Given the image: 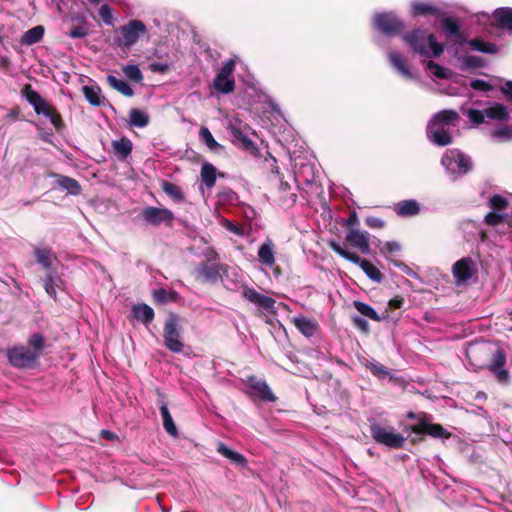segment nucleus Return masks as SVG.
Segmentation results:
<instances>
[{
	"label": "nucleus",
	"instance_id": "obj_1",
	"mask_svg": "<svg viewBox=\"0 0 512 512\" xmlns=\"http://www.w3.org/2000/svg\"><path fill=\"white\" fill-rule=\"evenodd\" d=\"M459 121V115L454 110L436 113L427 126L428 139L438 146L449 145L452 142V132L458 127Z\"/></svg>",
	"mask_w": 512,
	"mask_h": 512
},
{
	"label": "nucleus",
	"instance_id": "obj_2",
	"mask_svg": "<svg viewBox=\"0 0 512 512\" xmlns=\"http://www.w3.org/2000/svg\"><path fill=\"white\" fill-rule=\"evenodd\" d=\"M403 39L414 53L422 57L436 58L444 51L443 44L436 40L434 34L422 29H415L404 34Z\"/></svg>",
	"mask_w": 512,
	"mask_h": 512
},
{
	"label": "nucleus",
	"instance_id": "obj_3",
	"mask_svg": "<svg viewBox=\"0 0 512 512\" xmlns=\"http://www.w3.org/2000/svg\"><path fill=\"white\" fill-rule=\"evenodd\" d=\"M370 433L373 440L389 449H400L404 447L406 437L397 432L394 427L381 423H372Z\"/></svg>",
	"mask_w": 512,
	"mask_h": 512
},
{
	"label": "nucleus",
	"instance_id": "obj_4",
	"mask_svg": "<svg viewBox=\"0 0 512 512\" xmlns=\"http://www.w3.org/2000/svg\"><path fill=\"white\" fill-rule=\"evenodd\" d=\"M23 93L26 100L33 106L37 114H42L48 118L57 131L61 130L63 126L61 116L37 91L33 90L30 86H26Z\"/></svg>",
	"mask_w": 512,
	"mask_h": 512
},
{
	"label": "nucleus",
	"instance_id": "obj_5",
	"mask_svg": "<svg viewBox=\"0 0 512 512\" xmlns=\"http://www.w3.org/2000/svg\"><path fill=\"white\" fill-rule=\"evenodd\" d=\"M446 171L456 177L466 174L472 169V161L469 156L457 149L447 150L441 160Z\"/></svg>",
	"mask_w": 512,
	"mask_h": 512
},
{
	"label": "nucleus",
	"instance_id": "obj_6",
	"mask_svg": "<svg viewBox=\"0 0 512 512\" xmlns=\"http://www.w3.org/2000/svg\"><path fill=\"white\" fill-rule=\"evenodd\" d=\"M330 247L333 249V251H335L344 259L359 265L363 272L367 275V277L372 281L380 283L383 280V275L380 272V270L370 261L366 259H361L357 254L343 249L341 245L337 242H331Z\"/></svg>",
	"mask_w": 512,
	"mask_h": 512
},
{
	"label": "nucleus",
	"instance_id": "obj_7",
	"mask_svg": "<svg viewBox=\"0 0 512 512\" xmlns=\"http://www.w3.org/2000/svg\"><path fill=\"white\" fill-rule=\"evenodd\" d=\"M147 31L145 24L140 20H131L119 28L120 37L115 41L119 47L129 48L134 45L141 35Z\"/></svg>",
	"mask_w": 512,
	"mask_h": 512
},
{
	"label": "nucleus",
	"instance_id": "obj_8",
	"mask_svg": "<svg viewBox=\"0 0 512 512\" xmlns=\"http://www.w3.org/2000/svg\"><path fill=\"white\" fill-rule=\"evenodd\" d=\"M478 272L477 263L471 257H463L452 267V275L457 286L466 285Z\"/></svg>",
	"mask_w": 512,
	"mask_h": 512
},
{
	"label": "nucleus",
	"instance_id": "obj_9",
	"mask_svg": "<svg viewBox=\"0 0 512 512\" xmlns=\"http://www.w3.org/2000/svg\"><path fill=\"white\" fill-rule=\"evenodd\" d=\"M235 70V61L230 59L226 61L213 80V87L220 93L228 94L233 92L235 82L233 72Z\"/></svg>",
	"mask_w": 512,
	"mask_h": 512
},
{
	"label": "nucleus",
	"instance_id": "obj_10",
	"mask_svg": "<svg viewBox=\"0 0 512 512\" xmlns=\"http://www.w3.org/2000/svg\"><path fill=\"white\" fill-rule=\"evenodd\" d=\"M374 26L388 36L397 35L404 29V23L391 12L375 14Z\"/></svg>",
	"mask_w": 512,
	"mask_h": 512
},
{
	"label": "nucleus",
	"instance_id": "obj_11",
	"mask_svg": "<svg viewBox=\"0 0 512 512\" xmlns=\"http://www.w3.org/2000/svg\"><path fill=\"white\" fill-rule=\"evenodd\" d=\"M225 271L226 267L218 262H203L194 269V276L203 283H216Z\"/></svg>",
	"mask_w": 512,
	"mask_h": 512
},
{
	"label": "nucleus",
	"instance_id": "obj_12",
	"mask_svg": "<svg viewBox=\"0 0 512 512\" xmlns=\"http://www.w3.org/2000/svg\"><path fill=\"white\" fill-rule=\"evenodd\" d=\"M39 358V353L32 351L28 347H15L8 351L9 362L17 368H28L35 364Z\"/></svg>",
	"mask_w": 512,
	"mask_h": 512
},
{
	"label": "nucleus",
	"instance_id": "obj_13",
	"mask_svg": "<svg viewBox=\"0 0 512 512\" xmlns=\"http://www.w3.org/2000/svg\"><path fill=\"white\" fill-rule=\"evenodd\" d=\"M164 343L165 346L174 353H180L183 350L184 344L181 341L180 333L177 328L175 318H169L164 326Z\"/></svg>",
	"mask_w": 512,
	"mask_h": 512
},
{
	"label": "nucleus",
	"instance_id": "obj_14",
	"mask_svg": "<svg viewBox=\"0 0 512 512\" xmlns=\"http://www.w3.org/2000/svg\"><path fill=\"white\" fill-rule=\"evenodd\" d=\"M143 219L150 225L159 226L161 224L171 225L174 214L167 208L146 207L142 211Z\"/></svg>",
	"mask_w": 512,
	"mask_h": 512
},
{
	"label": "nucleus",
	"instance_id": "obj_15",
	"mask_svg": "<svg viewBox=\"0 0 512 512\" xmlns=\"http://www.w3.org/2000/svg\"><path fill=\"white\" fill-rule=\"evenodd\" d=\"M410 429L416 434H427L434 438L447 439L451 436L441 425L430 423L425 419H419Z\"/></svg>",
	"mask_w": 512,
	"mask_h": 512
},
{
	"label": "nucleus",
	"instance_id": "obj_16",
	"mask_svg": "<svg viewBox=\"0 0 512 512\" xmlns=\"http://www.w3.org/2000/svg\"><path fill=\"white\" fill-rule=\"evenodd\" d=\"M247 386L252 390V395L261 398L264 401H275L276 397L264 380L255 376L248 377Z\"/></svg>",
	"mask_w": 512,
	"mask_h": 512
},
{
	"label": "nucleus",
	"instance_id": "obj_17",
	"mask_svg": "<svg viewBox=\"0 0 512 512\" xmlns=\"http://www.w3.org/2000/svg\"><path fill=\"white\" fill-rule=\"evenodd\" d=\"M258 261L267 268H273L276 263V247L271 239H266L258 248Z\"/></svg>",
	"mask_w": 512,
	"mask_h": 512
},
{
	"label": "nucleus",
	"instance_id": "obj_18",
	"mask_svg": "<svg viewBox=\"0 0 512 512\" xmlns=\"http://www.w3.org/2000/svg\"><path fill=\"white\" fill-rule=\"evenodd\" d=\"M346 240L364 254L370 252L369 234L356 228H350L346 234Z\"/></svg>",
	"mask_w": 512,
	"mask_h": 512
},
{
	"label": "nucleus",
	"instance_id": "obj_19",
	"mask_svg": "<svg viewBox=\"0 0 512 512\" xmlns=\"http://www.w3.org/2000/svg\"><path fill=\"white\" fill-rule=\"evenodd\" d=\"M242 294L249 302L266 310H272L275 307V300L273 298L260 294L253 288L245 287Z\"/></svg>",
	"mask_w": 512,
	"mask_h": 512
},
{
	"label": "nucleus",
	"instance_id": "obj_20",
	"mask_svg": "<svg viewBox=\"0 0 512 512\" xmlns=\"http://www.w3.org/2000/svg\"><path fill=\"white\" fill-rule=\"evenodd\" d=\"M292 322L299 332L308 338L314 336L319 329L318 322L315 319L303 315L293 317Z\"/></svg>",
	"mask_w": 512,
	"mask_h": 512
},
{
	"label": "nucleus",
	"instance_id": "obj_21",
	"mask_svg": "<svg viewBox=\"0 0 512 512\" xmlns=\"http://www.w3.org/2000/svg\"><path fill=\"white\" fill-rule=\"evenodd\" d=\"M389 61L392 67L397 71V73L407 80H412L415 78L414 74L410 70L405 57L397 52H390L388 54Z\"/></svg>",
	"mask_w": 512,
	"mask_h": 512
},
{
	"label": "nucleus",
	"instance_id": "obj_22",
	"mask_svg": "<svg viewBox=\"0 0 512 512\" xmlns=\"http://www.w3.org/2000/svg\"><path fill=\"white\" fill-rule=\"evenodd\" d=\"M411 14L413 16L440 17L442 15V11L439 7L430 2L415 0L411 3Z\"/></svg>",
	"mask_w": 512,
	"mask_h": 512
},
{
	"label": "nucleus",
	"instance_id": "obj_23",
	"mask_svg": "<svg viewBox=\"0 0 512 512\" xmlns=\"http://www.w3.org/2000/svg\"><path fill=\"white\" fill-rule=\"evenodd\" d=\"M492 21L499 28L512 32V8H497L492 14Z\"/></svg>",
	"mask_w": 512,
	"mask_h": 512
},
{
	"label": "nucleus",
	"instance_id": "obj_24",
	"mask_svg": "<svg viewBox=\"0 0 512 512\" xmlns=\"http://www.w3.org/2000/svg\"><path fill=\"white\" fill-rule=\"evenodd\" d=\"M45 292L53 299L57 297V289H60L63 281L54 271H48L44 277Z\"/></svg>",
	"mask_w": 512,
	"mask_h": 512
},
{
	"label": "nucleus",
	"instance_id": "obj_25",
	"mask_svg": "<svg viewBox=\"0 0 512 512\" xmlns=\"http://www.w3.org/2000/svg\"><path fill=\"white\" fill-rule=\"evenodd\" d=\"M34 256L36 261L43 267V269L48 271H52L51 268L53 266V261L56 260V257L52 253V250L46 247H35L34 248Z\"/></svg>",
	"mask_w": 512,
	"mask_h": 512
},
{
	"label": "nucleus",
	"instance_id": "obj_26",
	"mask_svg": "<svg viewBox=\"0 0 512 512\" xmlns=\"http://www.w3.org/2000/svg\"><path fill=\"white\" fill-rule=\"evenodd\" d=\"M55 176L56 184L61 189L66 190L71 195H79L81 193V186L77 180L64 175Z\"/></svg>",
	"mask_w": 512,
	"mask_h": 512
},
{
	"label": "nucleus",
	"instance_id": "obj_27",
	"mask_svg": "<svg viewBox=\"0 0 512 512\" xmlns=\"http://www.w3.org/2000/svg\"><path fill=\"white\" fill-rule=\"evenodd\" d=\"M45 29L43 26L38 25L27 30L20 39L22 45L31 46L40 42L44 36Z\"/></svg>",
	"mask_w": 512,
	"mask_h": 512
},
{
	"label": "nucleus",
	"instance_id": "obj_28",
	"mask_svg": "<svg viewBox=\"0 0 512 512\" xmlns=\"http://www.w3.org/2000/svg\"><path fill=\"white\" fill-rule=\"evenodd\" d=\"M133 316L144 324H149L154 319V311L147 304H137L132 307Z\"/></svg>",
	"mask_w": 512,
	"mask_h": 512
},
{
	"label": "nucleus",
	"instance_id": "obj_29",
	"mask_svg": "<svg viewBox=\"0 0 512 512\" xmlns=\"http://www.w3.org/2000/svg\"><path fill=\"white\" fill-rule=\"evenodd\" d=\"M217 451L223 457L227 458L232 463H234V464H236L238 466L244 467L247 464V460H246V458L242 454H240V453H238L236 451L231 450L230 448H228L223 443H219L218 444Z\"/></svg>",
	"mask_w": 512,
	"mask_h": 512
},
{
	"label": "nucleus",
	"instance_id": "obj_30",
	"mask_svg": "<svg viewBox=\"0 0 512 512\" xmlns=\"http://www.w3.org/2000/svg\"><path fill=\"white\" fill-rule=\"evenodd\" d=\"M115 155L120 160H125L132 151V142L128 138H121L112 142Z\"/></svg>",
	"mask_w": 512,
	"mask_h": 512
},
{
	"label": "nucleus",
	"instance_id": "obj_31",
	"mask_svg": "<svg viewBox=\"0 0 512 512\" xmlns=\"http://www.w3.org/2000/svg\"><path fill=\"white\" fill-rule=\"evenodd\" d=\"M160 413L162 416L163 427H164L165 431L169 435H171L173 437H177L178 436L177 427L173 421V418L169 412V409H168V406L166 403H162V405L160 406Z\"/></svg>",
	"mask_w": 512,
	"mask_h": 512
},
{
	"label": "nucleus",
	"instance_id": "obj_32",
	"mask_svg": "<svg viewBox=\"0 0 512 512\" xmlns=\"http://www.w3.org/2000/svg\"><path fill=\"white\" fill-rule=\"evenodd\" d=\"M396 212L401 216H414L419 213V204L415 200H404L396 205Z\"/></svg>",
	"mask_w": 512,
	"mask_h": 512
},
{
	"label": "nucleus",
	"instance_id": "obj_33",
	"mask_svg": "<svg viewBox=\"0 0 512 512\" xmlns=\"http://www.w3.org/2000/svg\"><path fill=\"white\" fill-rule=\"evenodd\" d=\"M485 115L487 118L493 120L503 121L508 119L507 108L500 103H494L492 106L486 108Z\"/></svg>",
	"mask_w": 512,
	"mask_h": 512
},
{
	"label": "nucleus",
	"instance_id": "obj_34",
	"mask_svg": "<svg viewBox=\"0 0 512 512\" xmlns=\"http://www.w3.org/2000/svg\"><path fill=\"white\" fill-rule=\"evenodd\" d=\"M107 82L112 88H114L124 96L131 97L134 94L131 86L123 79H119L113 75H109L107 77Z\"/></svg>",
	"mask_w": 512,
	"mask_h": 512
},
{
	"label": "nucleus",
	"instance_id": "obj_35",
	"mask_svg": "<svg viewBox=\"0 0 512 512\" xmlns=\"http://www.w3.org/2000/svg\"><path fill=\"white\" fill-rule=\"evenodd\" d=\"M201 179L207 188H212L216 182V169L210 163H204L201 167Z\"/></svg>",
	"mask_w": 512,
	"mask_h": 512
},
{
	"label": "nucleus",
	"instance_id": "obj_36",
	"mask_svg": "<svg viewBox=\"0 0 512 512\" xmlns=\"http://www.w3.org/2000/svg\"><path fill=\"white\" fill-rule=\"evenodd\" d=\"M425 69L429 74L439 79H448L453 75L450 69L444 68L433 61H428Z\"/></svg>",
	"mask_w": 512,
	"mask_h": 512
},
{
	"label": "nucleus",
	"instance_id": "obj_37",
	"mask_svg": "<svg viewBox=\"0 0 512 512\" xmlns=\"http://www.w3.org/2000/svg\"><path fill=\"white\" fill-rule=\"evenodd\" d=\"M468 44L473 50L487 54H496L499 51V48L495 44L491 42H485L480 39L470 40Z\"/></svg>",
	"mask_w": 512,
	"mask_h": 512
},
{
	"label": "nucleus",
	"instance_id": "obj_38",
	"mask_svg": "<svg viewBox=\"0 0 512 512\" xmlns=\"http://www.w3.org/2000/svg\"><path fill=\"white\" fill-rule=\"evenodd\" d=\"M129 122L132 126L143 128L149 123V116L139 109H132L129 113Z\"/></svg>",
	"mask_w": 512,
	"mask_h": 512
},
{
	"label": "nucleus",
	"instance_id": "obj_39",
	"mask_svg": "<svg viewBox=\"0 0 512 512\" xmlns=\"http://www.w3.org/2000/svg\"><path fill=\"white\" fill-rule=\"evenodd\" d=\"M401 251V245L396 241L385 242L380 247V253L393 264V261H397L393 258L396 253Z\"/></svg>",
	"mask_w": 512,
	"mask_h": 512
},
{
	"label": "nucleus",
	"instance_id": "obj_40",
	"mask_svg": "<svg viewBox=\"0 0 512 512\" xmlns=\"http://www.w3.org/2000/svg\"><path fill=\"white\" fill-rule=\"evenodd\" d=\"M201 141L213 152H218L222 146L214 139L207 127H202L199 132Z\"/></svg>",
	"mask_w": 512,
	"mask_h": 512
},
{
	"label": "nucleus",
	"instance_id": "obj_41",
	"mask_svg": "<svg viewBox=\"0 0 512 512\" xmlns=\"http://www.w3.org/2000/svg\"><path fill=\"white\" fill-rule=\"evenodd\" d=\"M443 28L449 37H455L459 42L462 40L460 25L454 19L446 17L443 21Z\"/></svg>",
	"mask_w": 512,
	"mask_h": 512
},
{
	"label": "nucleus",
	"instance_id": "obj_42",
	"mask_svg": "<svg viewBox=\"0 0 512 512\" xmlns=\"http://www.w3.org/2000/svg\"><path fill=\"white\" fill-rule=\"evenodd\" d=\"M163 191L169 195L173 200L177 202H181L184 200V194L181 191L180 187L171 182L165 181L162 184Z\"/></svg>",
	"mask_w": 512,
	"mask_h": 512
},
{
	"label": "nucleus",
	"instance_id": "obj_43",
	"mask_svg": "<svg viewBox=\"0 0 512 512\" xmlns=\"http://www.w3.org/2000/svg\"><path fill=\"white\" fill-rule=\"evenodd\" d=\"M353 305L357 309V311L361 313L363 316L368 317L374 321L381 320V317L370 305L363 303L361 301H354Z\"/></svg>",
	"mask_w": 512,
	"mask_h": 512
},
{
	"label": "nucleus",
	"instance_id": "obj_44",
	"mask_svg": "<svg viewBox=\"0 0 512 512\" xmlns=\"http://www.w3.org/2000/svg\"><path fill=\"white\" fill-rule=\"evenodd\" d=\"M491 137L497 142H508L512 140V128L501 126L491 132Z\"/></svg>",
	"mask_w": 512,
	"mask_h": 512
},
{
	"label": "nucleus",
	"instance_id": "obj_45",
	"mask_svg": "<svg viewBox=\"0 0 512 512\" xmlns=\"http://www.w3.org/2000/svg\"><path fill=\"white\" fill-rule=\"evenodd\" d=\"M177 292L173 291V290H165V289H158V290H155L153 292V297L155 299V301L159 302V303H164V302H172V301H176L177 299Z\"/></svg>",
	"mask_w": 512,
	"mask_h": 512
},
{
	"label": "nucleus",
	"instance_id": "obj_46",
	"mask_svg": "<svg viewBox=\"0 0 512 512\" xmlns=\"http://www.w3.org/2000/svg\"><path fill=\"white\" fill-rule=\"evenodd\" d=\"M123 72H124L125 76L132 81L140 82L143 79L142 72L137 65L124 66Z\"/></svg>",
	"mask_w": 512,
	"mask_h": 512
},
{
	"label": "nucleus",
	"instance_id": "obj_47",
	"mask_svg": "<svg viewBox=\"0 0 512 512\" xmlns=\"http://www.w3.org/2000/svg\"><path fill=\"white\" fill-rule=\"evenodd\" d=\"M221 225L227 231H229L230 233H232V234H234L236 236L243 237L245 235L244 228L241 225L235 224V223H233L232 221H230V220H228L226 218H223L221 220Z\"/></svg>",
	"mask_w": 512,
	"mask_h": 512
},
{
	"label": "nucleus",
	"instance_id": "obj_48",
	"mask_svg": "<svg viewBox=\"0 0 512 512\" xmlns=\"http://www.w3.org/2000/svg\"><path fill=\"white\" fill-rule=\"evenodd\" d=\"M483 65V60L477 56H465L462 58V69H475Z\"/></svg>",
	"mask_w": 512,
	"mask_h": 512
},
{
	"label": "nucleus",
	"instance_id": "obj_49",
	"mask_svg": "<svg viewBox=\"0 0 512 512\" xmlns=\"http://www.w3.org/2000/svg\"><path fill=\"white\" fill-rule=\"evenodd\" d=\"M489 205L492 210L501 212L508 205V201L505 197L501 195H494L489 200Z\"/></svg>",
	"mask_w": 512,
	"mask_h": 512
},
{
	"label": "nucleus",
	"instance_id": "obj_50",
	"mask_svg": "<svg viewBox=\"0 0 512 512\" xmlns=\"http://www.w3.org/2000/svg\"><path fill=\"white\" fill-rule=\"evenodd\" d=\"M465 113L468 116V118L471 120V122H473L474 124H477V125L483 123L484 119L486 117L485 110L480 111L477 109L470 108V109L465 110Z\"/></svg>",
	"mask_w": 512,
	"mask_h": 512
},
{
	"label": "nucleus",
	"instance_id": "obj_51",
	"mask_svg": "<svg viewBox=\"0 0 512 512\" xmlns=\"http://www.w3.org/2000/svg\"><path fill=\"white\" fill-rule=\"evenodd\" d=\"M88 33V27L86 23H84L83 25L72 26L68 35L71 38H84L88 35Z\"/></svg>",
	"mask_w": 512,
	"mask_h": 512
},
{
	"label": "nucleus",
	"instance_id": "obj_52",
	"mask_svg": "<svg viewBox=\"0 0 512 512\" xmlns=\"http://www.w3.org/2000/svg\"><path fill=\"white\" fill-rule=\"evenodd\" d=\"M44 344V339L41 334H33L29 339V346L32 351L40 354Z\"/></svg>",
	"mask_w": 512,
	"mask_h": 512
},
{
	"label": "nucleus",
	"instance_id": "obj_53",
	"mask_svg": "<svg viewBox=\"0 0 512 512\" xmlns=\"http://www.w3.org/2000/svg\"><path fill=\"white\" fill-rule=\"evenodd\" d=\"M85 97L88 102L94 106H99L101 104V98L99 92L93 88L85 87L84 88Z\"/></svg>",
	"mask_w": 512,
	"mask_h": 512
},
{
	"label": "nucleus",
	"instance_id": "obj_54",
	"mask_svg": "<svg viewBox=\"0 0 512 512\" xmlns=\"http://www.w3.org/2000/svg\"><path fill=\"white\" fill-rule=\"evenodd\" d=\"M506 363V354L503 350L499 349L495 352L493 356L492 363L489 366V369L504 367Z\"/></svg>",
	"mask_w": 512,
	"mask_h": 512
},
{
	"label": "nucleus",
	"instance_id": "obj_55",
	"mask_svg": "<svg viewBox=\"0 0 512 512\" xmlns=\"http://www.w3.org/2000/svg\"><path fill=\"white\" fill-rule=\"evenodd\" d=\"M99 16L103 20V22L107 25H113V15L111 8L107 4H103L99 8Z\"/></svg>",
	"mask_w": 512,
	"mask_h": 512
},
{
	"label": "nucleus",
	"instance_id": "obj_56",
	"mask_svg": "<svg viewBox=\"0 0 512 512\" xmlns=\"http://www.w3.org/2000/svg\"><path fill=\"white\" fill-rule=\"evenodd\" d=\"M495 375L498 382L507 384L510 380L509 372L504 367L490 369Z\"/></svg>",
	"mask_w": 512,
	"mask_h": 512
},
{
	"label": "nucleus",
	"instance_id": "obj_57",
	"mask_svg": "<svg viewBox=\"0 0 512 512\" xmlns=\"http://www.w3.org/2000/svg\"><path fill=\"white\" fill-rule=\"evenodd\" d=\"M504 219V214L499 211L493 210L485 216V221L489 225H497Z\"/></svg>",
	"mask_w": 512,
	"mask_h": 512
},
{
	"label": "nucleus",
	"instance_id": "obj_58",
	"mask_svg": "<svg viewBox=\"0 0 512 512\" xmlns=\"http://www.w3.org/2000/svg\"><path fill=\"white\" fill-rule=\"evenodd\" d=\"M470 87L479 91H489L492 89V86L488 82L481 79L472 80Z\"/></svg>",
	"mask_w": 512,
	"mask_h": 512
},
{
	"label": "nucleus",
	"instance_id": "obj_59",
	"mask_svg": "<svg viewBox=\"0 0 512 512\" xmlns=\"http://www.w3.org/2000/svg\"><path fill=\"white\" fill-rule=\"evenodd\" d=\"M370 371L376 375V376H381V375H387L388 374V371L387 369L385 368V366H383L382 364L378 363V362H371L369 365H368Z\"/></svg>",
	"mask_w": 512,
	"mask_h": 512
},
{
	"label": "nucleus",
	"instance_id": "obj_60",
	"mask_svg": "<svg viewBox=\"0 0 512 512\" xmlns=\"http://www.w3.org/2000/svg\"><path fill=\"white\" fill-rule=\"evenodd\" d=\"M393 265H395L396 267L401 269L402 272L405 273L406 275H408L412 278H415V279L419 278L418 274L414 270H412L409 266H407L404 262L393 261Z\"/></svg>",
	"mask_w": 512,
	"mask_h": 512
},
{
	"label": "nucleus",
	"instance_id": "obj_61",
	"mask_svg": "<svg viewBox=\"0 0 512 512\" xmlns=\"http://www.w3.org/2000/svg\"><path fill=\"white\" fill-rule=\"evenodd\" d=\"M366 224L371 228H382L384 225L383 220L377 217L366 218Z\"/></svg>",
	"mask_w": 512,
	"mask_h": 512
},
{
	"label": "nucleus",
	"instance_id": "obj_62",
	"mask_svg": "<svg viewBox=\"0 0 512 512\" xmlns=\"http://www.w3.org/2000/svg\"><path fill=\"white\" fill-rule=\"evenodd\" d=\"M353 322L361 330L368 331L369 324H368V322L364 318L359 317V316H355V317H353Z\"/></svg>",
	"mask_w": 512,
	"mask_h": 512
},
{
	"label": "nucleus",
	"instance_id": "obj_63",
	"mask_svg": "<svg viewBox=\"0 0 512 512\" xmlns=\"http://www.w3.org/2000/svg\"><path fill=\"white\" fill-rule=\"evenodd\" d=\"M150 69L154 72H165L168 70V64L166 63H152L150 64Z\"/></svg>",
	"mask_w": 512,
	"mask_h": 512
},
{
	"label": "nucleus",
	"instance_id": "obj_64",
	"mask_svg": "<svg viewBox=\"0 0 512 512\" xmlns=\"http://www.w3.org/2000/svg\"><path fill=\"white\" fill-rule=\"evenodd\" d=\"M501 89L512 100V81L505 82Z\"/></svg>",
	"mask_w": 512,
	"mask_h": 512
}]
</instances>
